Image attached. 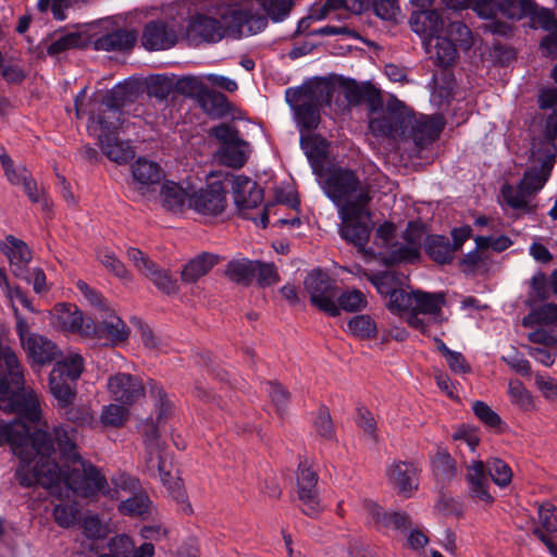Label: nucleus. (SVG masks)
Segmentation results:
<instances>
[{
    "instance_id": "obj_2",
    "label": "nucleus",
    "mask_w": 557,
    "mask_h": 557,
    "mask_svg": "<svg viewBox=\"0 0 557 557\" xmlns=\"http://www.w3.org/2000/svg\"><path fill=\"white\" fill-rule=\"evenodd\" d=\"M54 434L58 451L65 463V469H61V481L49 488L52 495L58 498H69L72 493L82 497L102 494L111 499H119L122 497V492L134 494L139 490V481L125 473L114 476L112 479L114 487L110 488L106 476L94 465L81 457L75 428L59 424L54 429Z\"/></svg>"
},
{
    "instance_id": "obj_19",
    "label": "nucleus",
    "mask_w": 557,
    "mask_h": 557,
    "mask_svg": "<svg viewBox=\"0 0 557 557\" xmlns=\"http://www.w3.org/2000/svg\"><path fill=\"white\" fill-rule=\"evenodd\" d=\"M419 469L411 462L394 461L386 469L389 484L404 497H410L419 485Z\"/></svg>"
},
{
    "instance_id": "obj_63",
    "label": "nucleus",
    "mask_w": 557,
    "mask_h": 557,
    "mask_svg": "<svg viewBox=\"0 0 557 557\" xmlns=\"http://www.w3.org/2000/svg\"><path fill=\"white\" fill-rule=\"evenodd\" d=\"M539 522L541 524L540 530L550 533L557 532V508L549 503L541 505L539 507Z\"/></svg>"
},
{
    "instance_id": "obj_46",
    "label": "nucleus",
    "mask_w": 557,
    "mask_h": 557,
    "mask_svg": "<svg viewBox=\"0 0 557 557\" xmlns=\"http://www.w3.org/2000/svg\"><path fill=\"white\" fill-rule=\"evenodd\" d=\"M445 34V37L448 38L450 42L465 50L470 49L473 44L472 34L469 27L462 22H450L446 27Z\"/></svg>"
},
{
    "instance_id": "obj_44",
    "label": "nucleus",
    "mask_w": 557,
    "mask_h": 557,
    "mask_svg": "<svg viewBox=\"0 0 557 557\" xmlns=\"http://www.w3.org/2000/svg\"><path fill=\"white\" fill-rule=\"evenodd\" d=\"M335 301L339 311L347 312L361 311L368 306L364 293L356 288H347L339 295L336 294Z\"/></svg>"
},
{
    "instance_id": "obj_41",
    "label": "nucleus",
    "mask_w": 557,
    "mask_h": 557,
    "mask_svg": "<svg viewBox=\"0 0 557 557\" xmlns=\"http://www.w3.org/2000/svg\"><path fill=\"white\" fill-rule=\"evenodd\" d=\"M369 281L375 286L379 294L389 297L394 290L404 285L405 276L396 271H385L369 276Z\"/></svg>"
},
{
    "instance_id": "obj_59",
    "label": "nucleus",
    "mask_w": 557,
    "mask_h": 557,
    "mask_svg": "<svg viewBox=\"0 0 557 557\" xmlns=\"http://www.w3.org/2000/svg\"><path fill=\"white\" fill-rule=\"evenodd\" d=\"M173 79L166 75H156L148 83V95L159 100L166 99L173 91Z\"/></svg>"
},
{
    "instance_id": "obj_8",
    "label": "nucleus",
    "mask_w": 557,
    "mask_h": 557,
    "mask_svg": "<svg viewBox=\"0 0 557 557\" xmlns=\"http://www.w3.org/2000/svg\"><path fill=\"white\" fill-rule=\"evenodd\" d=\"M380 101H370L369 131L375 137L396 138L404 134L405 128L411 123V119L403 111L395 110L392 106L380 109Z\"/></svg>"
},
{
    "instance_id": "obj_15",
    "label": "nucleus",
    "mask_w": 557,
    "mask_h": 557,
    "mask_svg": "<svg viewBox=\"0 0 557 557\" xmlns=\"http://www.w3.org/2000/svg\"><path fill=\"white\" fill-rule=\"evenodd\" d=\"M92 102L97 104V113L91 112L89 119L92 124H97L100 129L112 132L117 128L121 119V108L123 99L120 96V90H113L102 97L100 101L96 98Z\"/></svg>"
},
{
    "instance_id": "obj_6",
    "label": "nucleus",
    "mask_w": 557,
    "mask_h": 557,
    "mask_svg": "<svg viewBox=\"0 0 557 557\" xmlns=\"http://www.w3.org/2000/svg\"><path fill=\"white\" fill-rule=\"evenodd\" d=\"M13 310L16 318V333L27 357L37 364L50 363L59 358L61 351L58 346L49 338L30 332L28 323L18 313V310L15 307Z\"/></svg>"
},
{
    "instance_id": "obj_62",
    "label": "nucleus",
    "mask_w": 557,
    "mask_h": 557,
    "mask_svg": "<svg viewBox=\"0 0 557 557\" xmlns=\"http://www.w3.org/2000/svg\"><path fill=\"white\" fill-rule=\"evenodd\" d=\"M149 393L156 400L158 419L162 420L168 417L172 409V403L168 399L163 388L156 382H149Z\"/></svg>"
},
{
    "instance_id": "obj_39",
    "label": "nucleus",
    "mask_w": 557,
    "mask_h": 557,
    "mask_svg": "<svg viewBox=\"0 0 557 557\" xmlns=\"http://www.w3.org/2000/svg\"><path fill=\"white\" fill-rule=\"evenodd\" d=\"M300 146L305 151L311 165L314 168L317 163H321L327 153V141L314 134H307L300 136Z\"/></svg>"
},
{
    "instance_id": "obj_3",
    "label": "nucleus",
    "mask_w": 557,
    "mask_h": 557,
    "mask_svg": "<svg viewBox=\"0 0 557 557\" xmlns=\"http://www.w3.org/2000/svg\"><path fill=\"white\" fill-rule=\"evenodd\" d=\"M555 159L556 149L550 141L537 143L530 156L531 165L524 172L519 185L505 184L502 187V196L506 205L515 210L531 212V199L548 181Z\"/></svg>"
},
{
    "instance_id": "obj_48",
    "label": "nucleus",
    "mask_w": 557,
    "mask_h": 557,
    "mask_svg": "<svg viewBox=\"0 0 557 557\" xmlns=\"http://www.w3.org/2000/svg\"><path fill=\"white\" fill-rule=\"evenodd\" d=\"M414 302V290L407 292L403 288V286L398 287L394 293L388 297V301L386 304L389 311L394 313H405L409 314L412 311Z\"/></svg>"
},
{
    "instance_id": "obj_42",
    "label": "nucleus",
    "mask_w": 557,
    "mask_h": 557,
    "mask_svg": "<svg viewBox=\"0 0 557 557\" xmlns=\"http://www.w3.org/2000/svg\"><path fill=\"white\" fill-rule=\"evenodd\" d=\"M536 324L557 325V305L545 304L532 308L528 315L522 319V325L532 327Z\"/></svg>"
},
{
    "instance_id": "obj_60",
    "label": "nucleus",
    "mask_w": 557,
    "mask_h": 557,
    "mask_svg": "<svg viewBox=\"0 0 557 557\" xmlns=\"http://www.w3.org/2000/svg\"><path fill=\"white\" fill-rule=\"evenodd\" d=\"M529 16L533 20V22L539 24L541 28L547 30L548 34L557 32V17L552 10L540 8L535 3V9Z\"/></svg>"
},
{
    "instance_id": "obj_22",
    "label": "nucleus",
    "mask_w": 557,
    "mask_h": 557,
    "mask_svg": "<svg viewBox=\"0 0 557 557\" xmlns=\"http://www.w3.org/2000/svg\"><path fill=\"white\" fill-rule=\"evenodd\" d=\"M363 510L368 523L374 525L377 530L393 529L403 530L410 525L409 516L405 512H386L372 500L363 502Z\"/></svg>"
},
{
    "instance_id": "obj_52",
    "label": "nucleus",
    "mask_w": 557,
    "mask_h": 557,
    "mask_svg": "<svg viewBox=\"0 0 557 557\" xmlns=\"http://www.w3.org/2000/svg\"><path fill=\"white\" fill-rule=\"evenodd\" d=\"M150 500L145 493H134L133 496L122 500L119 510L128 516H140L147 512Z\"/></svg>"
},
{
    "instance_id": "obj_16",
    "label": "nucleus",
    "mask_w": 557,
    "mask_h": 557,
    "mask_svg": "<svg viewBox=\"0 0 557 557\" xmlns=\"http://www.w3.org/2000/svg\"><path fill=\"white\" fill-rule=\"evenodd\" d=\"M317 483V473L310 468L300 465L297 475V494L301 511L309 517H317L322 510Z\"/></svg>"
},
{
    "instance_id": "obj_35",
    "label": "nucleus",
    "mask_w": 557,
    "mask_h": 557,
    "mask_svg": "<svg viewBox=\"0 0 557 557\" xmlns=\"http://www.w3.org/2000/svg\"><path fill=\"white\" fill-rule=\"evenodd\" d=\"M535 9L534 0H497L495 8V18L498 15L509 20H522Z\"/></svg>"
},
{
    "instance_id": "obj_4",
    "label": "nucleus",
    "mask_w": 557,
    "mask_h": 557,
    "mask_svg": "<svg viewBox=\"0 0 557 557\" xmlns=\"http://www.w3.org/2000/svg\"><path fill=\"white\" fill-rule=\"evenodd\" d=\"M322 189L339 207V213L356 214L364 210L371 200L369 185L362 183L348 169L329 170L322 182Z\"/></svg>"
},
{
    "instance_id": "obj_40",
    "label": "nucleus",
    "mask_w": 557,
    "mask_h": 557,
    "mask_svg": "<svg viewBox=\"0 0 557 557\" xmlns=\"http://www.w3.org/2000/svg\"><path fill=\"white\" fill-rule=\"evenodd\" d=\"M162 206L172 212L182 211L185 203H188V194L183 187L173 183L166 182L161 189Z\"/></svg>"
},
{
    "instance_id": "obj_34",
    "label": "nucleus",
    "mask_w": 557,
    "mask_h": 557,
    "mask_svg": "<svg viewBox=\"0 0 557 557\" xmlns=\"http://www.w3.org/2000/svg\"><path fill=\"white\" fill-rule=\"evenodd\" d=\"M219 261V256L213 253H201L191 259L182 271V280L186 283H194L206 275Z\"/></svg>"
},
{
    "instance_id": "obj_23",
    "label": "nucleus",
    "mask_w": 557,
    "mask_h": 557,
    "mask_svg": "<svg viewBox=\"0 0 557 557\" xmlns=\"http://www.w3.org/2000/svg\"><path fill=\"white\" fill-rule=\"evenodd\" d=\"M0 249L8 257L13 274L16 277L28 280L26 265L32 260V252L27 245L23 240L9 235L0 245Z\"/></svg>"
},
{
    "instance_id": "obj_33",
    "label": "nucleus",
    "mask_w": 557,
    "mask_h": 557,
    "mask_svg": "<svg viewBox=\"0 0 557 557\" xmlns=\"http://www.w3.org/2000/svg\"><path fill=\"white\" fill-rule=\"evenodd\" d=\"M90 321H92L91 318H85L83 312L72 305H62V309L58 314L59 326L62 330L78 333L84 337H86L85 329Z\"/></svg>"
},
{
    "instance_id": "obj_61",
    "label": "nucleus",
    "mask_w": 557,
    "mask_h": 557,
    "mask_svg": "<svg viewBox=\"0 0 557 557\" xmlns=\"http://www.w3.org/2000/svg\"><path fill=\"white\" fill-rule=\"evenodd\" d=\"M261 4L275 22L284 20L292 9V0H261Z\"/></svg>"
},
{
    "instance_id": "obj_54",
    "label": "nucleus",
    "mask_w": 557,
    "mask_h": 557,
    "mask_svg": "<svg viewBox=\"0 0 557 557\" xmlns=\"http://www.w3.org/2000/svg\"><path fill=\"white\" fill-rule=\"evenodd\" d=\"M82 41L83 39L79 33L61 35L47 46V53L49 55L60 54L66 50L78 48Z\"/></svg>"
},
{
    "instance_id": "obj_13",
    "label": "nucleus",
    "mask_w": 557,
    "mask_h": 557,
    "mask_svg": "<svg viewBox=\"0 0 557 557\" xmlns=\"http://www.w3.org/2000/svg\"><path fill=\"white\" fill-rule=\"evenodd\" d=\"M107 388L113 400L127 406L138 401L145 393V387L139 377L122 372L108 379Z\"/></svg>"
},
{
    "instance_id": "obj_31",
    "label": "nucleus",
    "mask_w": 557,
    "mask_h": 557,
    "mask_svg": "<svg viewBox=\"0 0 557 557\" xmlns=\"http://www.w3.org/2000/svg\"><path fill=\"white\" fill-rule=\"evenodd\" d=\"M136 40L135 30L117 29L97 38L94 47L100 51H122L133 48Z\"/></svg>"
},
{
    "instance_id": "obj_24",
    "label": "nucleus",
    "mask_w": 557,
    "mask_h": 557,
    "mask_svg": "<svg viewBox=\"0 0 557 557\" xmlns=\"http://www.w3.org/2000/svg\"><path fill=\"white\" fill-rule=\"evenodd\" d=\"M451 9L471 8L480 17L491 20L488 29L494 34L507 35L510 30L505 23L495 22V8L497 0H444Z\"/></svg>"
},
{
    "instance_id": "obj_7",
    "label": "nucleus",
    "mask_w": 557,
    "mask_h": 557,
    "mask_svg": "<svg viewBox=\"0 0 557 557\" xmlns=\"http://www.w3.org/2000/svg\"><path fill=\"white\" fill-rule=\"evenodd\" d=\"M212 134L221 144L218 150L221 163L234 169L244 166L250 153V145L239 137L238 129L222 123L212 128Z\"/></svg>"
},
{
    "instance_id": "obj_64",
    "label": "nucleus",
    "mask_w": 557,
    "mask_h": 557,
    "mask_svg": "<svg viewBox=\"0 0 557 557\" xmlns=\"http://www.w3.org/2000/svg\"><path fill=\"white\" fill-rule=\"evenodd\" d=\"M256 268L258 273V284L261 287L272 286L280 281V275L274 263L256 261Z\"/></svg>"
},
{
    "instance_id": "obj_37",
    "label": "nucleus",
    "mask_w": 557,
    "mask_h": 557,
    "mask_svg": "<svg viewBox=\"0 0 557 557\" xmlns=\"http://www.w3.org/2000/svg\"><path fill=\"white\" fill-rule=\"evenodd\" d=\"M256 261L247 258L234 259L226 265L225 275L237 284L248 286L256 276Z\"/></svg>"
},
{
    "instance_id": "obj_47",
    "label": "nucleus",
    "mask_w": 557,
    "mask_h": 557,
    "mask_svg": "<svg viewBox=\"0 0 557 557\" xmlns=\"http://www.w3.org/2000/svg\"><path fill=\"white\" fill-rule=\"evenodd\" d=\"M485 469L492 481L499 487H505L510 484L512 471L505 461L498 458L488 459L485 463Z\"/></svg>"
},
{
    "instance_id": "obj_49",
    "label": "nucleus",
    "mask_w": 557,
    "mask_h": 557,
    "mask_svg": "<svg viewBox=\"0 0 557 557\" xmlns=\"http://www.w3.org/2000/svg\"><path fill=\"white\" fill-rule=\"evenodd\" d=\"M435 39V61L438 66H448L453 64L457 58V46H455L445 36H437Z\"/></svg>"
},
{
    "instance_id": "obj_12",
    "label": "nucleus",
    "mask_w": 557,
    "mask_h": 557,
    "mask_svg": "<svg viewBox=\"0 0 557 557\" xmlns=\"http://www.w3.org/2000/svg\"><path fill=\"white\" fill-rule=\"evenodd\" d=\"M395 226L385 222L380 225L375 233L374 245L380 249L376 255L385 263H398L411 261L418 256L414 247L394 242Z\"/></svg>"
},
{
    "instance_id": "obj_43",
    "label": "nucleus",
    "mask_w": 557,
    "mask_h": 557,
    "mask_svg": "<svg viewBox=\"0 0 557 557\" xmlns=\"http://www.w3.org/2000/svg\"><path fill=\"white\" fill-rule=\"evenodd\" d=\"M83 369V357L79 354L71 352L65 359L58 361L51 372L75 382L81 376Z\"/></svg>"
},
{
    "instance_id": "obj_50",
    "label": "nucleus",
    "mask_w": 557,
    "mask_h": 557,
    "mask_svg": "<svg viewBox=\"0 0 557 557\" xmlns=\"http://www.w3.org/2000/svg\"><path fill=\"white\" fill-rule=\"evenodd\" d=\"M149 278L154 286L165 294H175L178 290L177 282L166 271L159 270L153 264L144 275Z\"/></svg>"
},
{
    "instance_id": "obj_56",
    "label": "nucleus",
    "mask_w": 557,
    "mask_h": 557,
    "mask_svg": "<svg viewBox=\"0 0 557 557\" xmlns=\"http://www.w3.org/2000/svg\"><path fill=\"white\" fill-rule=\"evenodd\" d=\"M53 517L60 527L70 528L78 520L79 509L75 503L59 504L53 508Z\"/></svg>"
},
{
    "instance_id": "obj_10",
    "label": "nucleus",
    "mask_w": 557,
    "mask_h": 557,
    "mask_svg": "<svg viewBox=\"0 0 557 557\" xmlns=\"http://www.w3.org/2000/svg\"><path fill=\"white\" fill-rule=\"evenodd\" d=\"M313 306L331 317L339 315L336 305V287L327 273L322 270L311 271L304 282Z\"/></svg>"
},
{
    "instance_id": "obj_25",
    "label": "nucleus",
    "mask_w": 557,
    "mask_h": 557,
    "mask_svg": "<svg viewBox=\"0 0 557 557\" xmlns=\"http://www.w3.org/2000/svg\"><path fill=\"white\" fill-rule=\"evenodd\" d=\"M187 34L195 40L216 42L224 37L225 29L218 18L197 14L189 20Z\"/></svg>"
},
{
    "instance_id": "obj_30",
    "label": "nucleus",
    "mask_w": 557,
    "mask_h": 557,
    "mask_svg": "<svg viewBox=\"0 0 557 557\" xmlns=\"http://www.w3.org/2000/svg\"><path fill=\"white\" fill-rule=\"evenodd\" d=\"M363 211L364 210H361L356 214L341 213L344 223L341 228L342 237L360 249L364 248L370 236L368 224L357 221V218H359Z\"/></svg>"
},
{
    "instance_id": "obj_9",
    "label": "nucleus",
    "mask_w": 557,
    "mask_h": 557,
    "mask_svg": "<svg viewBox=\"0 0 557 557\" xmlns=\"http://www.w3.org/2000/svg\"><path fill=\"white\" fill-rule=\"evenodd\" d=\"M87 323L85 334L87 338L97 339L101 345L114 346L123 343L129 335V330L123 320L114 312L103 307L96 317Z\"/></svg>"
},
{
    "instance_id": "obj_28",
    "label": "nucleus",
    "mask_w": 557,
    "mask_h": 557,
    "mask_svg": "<svg viewBox=\"0 0 557 557\" xmlns=\"http://www.w3.org/2000/svg\"><path fill=\"white\" fill-rule=\"evenodd\" d=\"M445 122L441 115L421 116L412 125V138L419 148H425L434 143L442 133Z\"/></svg>"
},
{
    "instance_id": "obj_29",
    "label": "nucleus",
    "mask_w": 557,
    "mask_h": 557,
    "mask_svg": "<svg viewBox=\"0 0 557 557\" xmlns=\"http://www.w3.org/2000/svg\"><path fill=\"white\" fill-rule=\"evenodd\" d=\"M98 139L103 154L115 163H127L135 156V150L131 144L119 139L113 134H99Z\"/></svg>"
},
{
    "instance_id": "obj_17",
    "label": "nucleus",
    "mask_w": 557,
    "mask_h": 557,
    "mask_svg": "<svg viewBox=\"0 0 557 557\" xmlns=\"http://www.w3.org/2000/svg\"><path fill=\"white\" fill-rule=\"evenodd\" d=\"M177 41V30L173 23L163 20L151 21L143 30L141 45L150 51L165 50Z\"/></svg>"
},
{
    "instance_id": "obj_58",
    "label": "nucleus",
    "mask_w": 557,
    "mask_h": 557,
    "mask_svg": "<svg viewBox=\"0 0 557 557\" xmlns=\"http://www.w3.org/2000/svg\"><path fill=\"white\" fill-rule=\"evenodd\" d=\"M100 262L111 271L115 276L122 280L131 281L132 274L126 270L125 265L116 258V256L108 249L100 250L98 253Z\"/></svg>"
},
{
    "instance_id": "obj_38",
    "label": "nucleus",
    "mask_w": 557,
    "mask_h": 557,
    "mask_svg": "<svg viewBox=\"0 0 557 557\" xmlns=\"http://www.w3.org/2000/svg\"><path fill=\"white\" fill-rule=\"evenodd\" d=\"M70 380L61 375H54L53 372L50 373L49 376V388L53 398L58 403V407L67 408L71 406L75 399L76 391L75 386L72 384Z\"/></svg>"
},
{
    "instance_id": "obj_26",
    "label": "nucleus",
    "mask_w": 557,
    "mask_h": 557,
    "mask_svg": "<svg viewBox=\"0 0 557 557\" xmlns=\"http://www.w3.org/2000/svg\"><path fill=\"white\" fill-rule=\"evenodd\" d=\"M324 86L327 90V100L332 102L334 99L338 111H346L351 106L360 104L368 94L367 88L360 86L355 81L346 82L339 87Z\"/></svg>"
},
{
    "instance_id": "obj_5",
    "label": "nucleus",
    "mask_w": 557,
    "mask_h": 557,
    "mask_svg": "<svg viewBox=\"0 0 557 557\" xmlns=\"http://www.w3.org/2000/svg\"><path fill=\"white\" fill-rule=\"evenodd\" d=\"M285 100L301 133L317 128L321 121L320 108L331 106L326 87L322 84L289 87L285 90Z\"/></svg>"
},
{
    "instance_id": "obj_32",
    "label": "nucleus",
    "mask_w": 557,
    "mask_h": 557,
    "mask_svg": "<svg viewBox=\"0 0 557 557\" xmlns=\"http://www.w3.org/2000/svg\"><path fill=\"white\" fill-rule=\"evenodd\" d=\"M424 248L428 256L440 264L450 263L455 256L454 247L444 235H429Z\"/></svg>"
},
{
    "instance_id": "obj_55",
    "label": "nucleus",
    "mask_w": 557,
    "mask_h": 557,
    "mask_svg": "<svg viewBox=\"0 0 557 557\" xmlns=\"http://www.w3.org/2000/svg\"><path fill=\"white\" fill-rule=\"evenodd\" d=\"M77 0H38L37 9L40 13H47L49 10L57 21L66 18V11L74 5Z\"/></svg>"
},
{
    "instance_id": "obj_18",
    "label": "nucleus",
    "mask_w": 557,
    "mask_h": 557,
    "mask_svg": "<svg viewBox=\"0 0 557 557\" xmlns=\"http://www.w3.org/2000/svg\"><path fill=\"white\" fill-rule=\"evenodd\" d=\"M485 463L481 460H471L466 465L465 480L469 496L484 504H492L494 497L490 493V479L486 474Z\"/></svg>"
},
{
    "instance_id": "obj_27",
    "label": "nucleus",
    "mask_w": 557,
    "mask_h": 557,
    "mask_svg": "<svg viewBox=\"0 0 557 557\" xmlns=\"http://www.w3.org/2000/svg\"><path fill=\"white\" fill-rule=\"evenodd\" d=\"M232 188L234 201L239 210L256 208L263 199L262 188L248 176H235L232 182Z\"/></svg>"
},
{
    "instance_id": "obj_45",
    "label": "nucleus",
    "mask_w": 557,
    "mask_h": 557,
    "mask_svg": "<svg viewBox=\"0 0 557 557\" xmlns=\"http://www.w3.org/2000/svg\"><path fill=\"white\" fill-rule=\"evenodd\" d=\"M348 331L361 339L373 338L377 329L374 320L368 314L355 315L347 323Z\"/></svg>"
},
{
    "instance_id": "obj_36",
    "label": "nucleus",
    "mask_w": 557,
    "mask_h": 557,
    "mask_svg": "<svg viewBox=\"0 0 557 557\" xmlns=\"http://www.w3.org/2000/svg\"><path fill=\"white\" fill-rule=\"evenodd\" d=\"M232 20L239 37H247L263 30L268 24L267 18L255 15L248 11H235Z\"/></svg>"
},
{
    "instance_id": "obj_21",
    "label": "nucleus",
    "mask_w": 557,
    "mask_h": 557,
    "mask_svg": "<svg viewBox=\"0 0 557 557\" xmlns=\"http://www.w3.org/2000/svg\"><path fill=\"white\" fill-rule=\"evenodd\" d=\"M163 175L161 166L146 158H138L132 165L134 187L140 196H145L153 186L159 185Z\"/></svg>"
},
{
    "instance_id": "obj_1",
    "label": "nucleus",
    "mask_w": 557,
    "mask_h": 557,
    "mask_svg": "<svg viewBox=\"0 0 557 557\" xmlns=\"http://www.w3.org/2000/svg\"><path fill=\"white\" fill-rule=\"evenodd\" d=\"M20 413L40 428L30 434L22 419L11 422L0 420V446L9 444L13 454L20 458L15 475L22 486L38 484L47 490L52 488L61 481V468L51 458L58 443L54 430L48 432V422L42 420L39 396L33 389L24 392Z\"/></svg>"
},
{
    "instance_id": "obj_53",
    "label": "nucleus",
    "mask_w": 557,
    "mask_h": 557,
    "mask_svg": "<svg viewBox=\"0 0 557 557\" xmlns=\"http://www.w3.org/2000/svg\"><path fill=\"white\" fill-rule=\"evenodd\" d=\"M17 176L20 177V183L24 187V191L28 196L32 202L40 203L44 210L49 209V203L44 193L40 191L37 187L36 182L27 174L25 168L17 171Z\"/></svg>"
},
{
    "instance_id": "obj_51",
    "label": "nucleus",
    "mask_w": 557,
    "mask_h": 557,
    "mask_svg": "<svg viewBox=\"0 0 557 557\" xmlns=\"http://www.w3.org/2000/svg\"><path fill=\"white\" fill-rule=\"evenodd\" d=\"M152 438L147 440V448L149 450V456L147 458V465L150 469H157L159 472V475L162 480V482L165 484L168 483L166 476H169V473L165 472V463L160 455V447L157 440V430L153 429L152 431Z\"/></svg>"
},
{
    "instance_id": "obj_57",
    "label": "nucleus",
    "mask_w": 557,
    "mask_h": 557,
    "mask_svg": "<svg viewBox=\"0 0 557 557\" xmlns=\"http://www.w3.org/2000/svg\"><path fill=\"white\" fill-rule=\"evenodd\" d=\"M128 410L124 406L110 404L101 410L100 420L108 426H121L126 421Z\"/></svg>"
},
{
    "instance_id": "obj_14",
    "label": "nucleus",
    "mask_w": 557,
    "mask_h": 557,
    "mask_svg": "<svg viewBox=\"0 0 557 557\" xmlns=\"http://www.w3.org/2000/svg\"><path fill=\"white\" fill-rule=\"evenodd\" d=\"M226 198L222 184L214 183L188 196V207L201 215L215 216L225 209Z\"/></svg>"
},
{
    "instance_id": "obj_20",
    "label": "nucleus",
    "mask_w": 557,
    "mask_h": 557,
    "mask_svg": "<svg viewBox=\"0 0 557 557\" xmlns=\"http://www.w3.org/2000/svg\"><path fill=\"white\" fill-rule=\"evenodd\" d=\"M413 33L422 38L426 49L432 40L444 32V20L435 10H422L413 12L409 20Z\"/></svg>"
},
{
    "instance_id": "obj_11",
    "label": "nucleus",
    "mask_w": 557,
    "mask_h": 557,
    "mask_svg": "<svg viewBox=\"0 0 557 557\" xmlns=\"http://www.w3.org/2000/svg\"><path fill=\"white\" fill-rule=\"evenodd\" d=\"M446 304L445 294L428 293L414 290V302L411 313L408 315L407 322L410 326L426 333L428 322L421 315H428L429 320L435 323H442L443 307Z\"/></svg>"
}]
</instances>
